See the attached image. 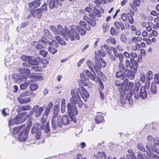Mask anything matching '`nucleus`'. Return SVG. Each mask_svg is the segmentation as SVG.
I'll return each instance as SVG.
<instances>
[{
  "label": "nucleus",
  "instance_id": "338daca9",
  "mask_svg": "<svg viewBox=\"0 0 159 159\" xmlns=\"http://www.w3.org/2000/svg\"><path fill=\"white\" fill-rule=\"evenodd\" d=\"M44 31L45 35L48 37V38H50L51 37L50 32L48 30L45 29L44 30Z\"/></svg>",
  "mask_w": 159,
  "mask_h": 159
},
{
  "label": "nucleus",
  "instance_id": "ddd939ff",
  "mask_svg": "<svg viewBox=\"0 0 159 159\" xmlns=\"http://www.w3.org/2000/svg\"><path fill=\"white\" fill-rule=\"evenodd\" d=\"M43 108L42 107H39L38 105H35L31 109L30 113L31 114L35 113V116L38 117L41 114L43 111Z\"/></svg>",
  "mask_w": 159,
  "mask_h": 159
},
{
  "label": "nucleus",
  "instance_id": "69168bd1",
  "mask_svg": "<svg viewBox=\"0 0 159 159\" xmlns=\"http://www.w3.org/2000/svg\"><path fill=\"white\" fill-rule=\"evenodd\" d=\"M44 131L45 133H48L50 131L49 124L48 122L47 123L44 129Z\"/></svg>",
  "mask_w": 159,
  "mask_h": 159
},
{
  "label": "nucleus",
  "instance_id": "c756f323",
  "mask_svg": "<svg viewBox=\"0 0 159 159\" xmlns=\"http://www.w3.org/2000/svg\"><path fill=\"white\" fill-rule=\"evenodd\" d=\"M27 112H21L18 115H16L15 117V118H16L17 120L24 119H25V120H26V119H25V117L24 118L23 117L27 115Z\"/></svg>",
  "mask_w": 159,
  "mask_h": 159
},
{
  "label": "nucleus",
  "instance_id": "a211bd4d",
  "mask_svg": "<svg viewBox=\"0 0 159 159\" xmlns=\"http://www.w3.org/2000/svg\"><path fill=\"white\" fill-rule=\"evenodd\" d=\"M131 96V94L130 93H127L125 95V93L123 95L121 94L120 98V100L122 104H124L126 102V101L127 100H129V98Z\"/></svg>",
  "mask_w": 159,
  "mask_h": 159
},
{
  "label": "nucleus",
  "instance_id": "2eb2a0df",
  "mask_svg": "<svg viewBox=\"0 0 159 159\" xmlns=\"http://www.w3.org/2000/svg\"><path fill=\"white\" fill-rule=\"evenodd\" d=\"M29 129L24 130L23 129L19 133L18 138L20 141L25 140L27 138L28 135Z\"/></svg>",
  "mask_w": 159,
  "mask_h": 159
},
{
  "label": "nucleus",
  "instance_id": "864d4df0",
  "mask_svg": "<svg viewBox=\"0 0 159 159\" xmlns=\"http://www.w3.org/2000/svg\"><path fill=\"white\" fill-rule=\"evenodd\" d=\"M98 54L100 55L102 57H105L106 54V52L102 49L98 50Z\"/></svg>",
  "mask_w": 159,
  "mask_h": 159
},
{
  "label": "nucleus",
  "instance_id": "39448f33",
  "mask_svg": "<svg viewBox=\"0 0 159 159\" xmlns=\"http://www.w3.org/2000/svg\"><path fill=\"white\" fill-rule=\"evenodd\" d=\"M80 26L77 25L75 27L72 26L74 29V31L76 32V31L81 35H84L86 32V31L84 29H85L86 30H89L90 29V27L88 25H87L86 23L83 21H81L79 22Z\"/></svg>",
  "mask_w": 159,
  "mask_h": 159
},
{
  "label": "nucleus",
  "instance_id": "5701e85b",
  "mask_svg": "<svg viewBox=\"0 0 159 159\" xmlns=\"http://www.w3.org/2000/svg\"><path fill=\"white\" fill-rule=\"evenodd\" d=\"M49 41H48L47 38L45 36H43L41 39L38 41V43H40L42 44L44 47H47V45L49 44Z\"/></svg>",
  "mask_w": 159,
  "mask_h": 159
},
{
  "label": "nucleus",
  "instance_id": "aec40b11",
  "mask_svg": "<svg viewBox=\"0 0 159 159\" xmlns=\"http://www.w3.org/2000/svg\"><path fill=\"white\" fill-rule=\"evenodd\" d=\"M47 2L48 3L51 9L57 8L58 7V0H48Z\"/></svg>",
  "mask_w": 159,
  "mask_h": 159
},
{
  "label": "nucleus",
  "instance_id": "f3484780",
  "mask_svg": "<svg viewBox=\"0 0 159 159\" xmlns=\"http://www.w3.org/2000/svg\"><path fill=\"white\" fill-rule=\"evenodd\" d=\"M95 64H94L92 67V69H90L91 71H92L94 74L95 73L94 71H95V72H98L101 69V66L99 64L98 62V59L96 56H95Z\"/></svg>",
  "mask_w": 159,
  "mask_h": 159
},
{
  "label": "nucleus",
  "instance_id": "72a5a7b5",
  "mask_svg": "<svg viewBox=\"0 0 159 159\" xmlns=\"http://www.w3.org/2000/svg\"><path fill=\"white\" fill-rule=\"evenodd\" d=\"M85 73L87 75L88 77L90 78L91 80H95V75H94V74H92L88 70H87L85 71Z\"/></svg>",
  "mask_w": 159,
  "mask_h": 159
},
{
  "label": "nucleus",
  "instance_id": "de8ad7c7",
  "mask_svg": "<svg viewBox=\"0 0 159 159\" xmlns=\"http://www.w3.org/2000/svg\"><path fill=\"white\" fill-rule=\"evenodd\" d=\"M154 80L155 83L159 84V71L158 73L155 74L154 75Z\"/></svg>",
  "mask_w": 159,
  "mask_h": 159
},
{
  "label": "nucleus",
  "instance_id": "0e129e2a",
  "mask_svg": "<svg viewBox=\"0 0 159 159\" xmlns=\"http://www.w3.org/2000/svg\"><path fill=\"white\" fill-rule=\"evenodd\" d=\"M30 89L32 90H36L38 88V86L36 84L31 85L30 87Z\"/></svg>",
  "mask_w": 159,
  "mask_h": 159
},
{
  "label": "nucleus",
  "instance_id": "f8f14e48",
  "mask_svg": "<svg viewBox=\"0 0 159 159\" xmlns=\"http://www.w3.org/2000/svg\"><path fill=\"white\" fill-rule=\"evenodd\" d=\"M39 124L37 123H34L31 130L32 134H35V138L38 139H40L41 134V129L39 128Z\"/></svg>",
  "mask_w": 159,
  "mask_h": 159
},
{
  "label": "nucleus",
  "instance_id": "bb28decb",
  "mask_svg": "<svg viewBox=\"0 0 159 159\" xmlns=\"http://www.w3.org/2000/svg\"><path fill=\"white\" fill-rule=\"evenodd\" d=\"M118 56L119 57H118L120 61V62L118 66V69H119L120 70H122L123 69H124V66L123 62V58L121 54H120Z\"/></svg>",
  "mask_w": 159,
  "mask_h": 159
},
{
  "label": "nucleus",
  "instance_id": "b1692460",
  "mask_svg": "<svg viewBox=\"0 0 159 159\" xmlns=\"http://www.w3.org/2000/svg\"><path fill=\"white\" fill-rule=\"evenodd\" d=\"M61 123L62 126L63 124L64 125H68L69 123L70 117H68L67 115H63L61 117Z\"/></svg>",
  "mask_w": 159,
  "mask_h": 159
},
{
  "label": "nucleus",
  "instance_id": "4d7b16f0",
  "mask_svg": "<svg viewBox=\"0 0 159 159\" xmlns=\"http://www.w3.org/2000/svg\"><path fill=\"white\" fill-rule=\"evenodd\" d=\"M35 48H36L38 49H42L43 48H46V47H44V46L42 44L39 43L36 44V45Z\"/></svg>",
  "mask_w": 159,
  "mask_h": 159
},
{
  "label": "nucleus",
  "instance_id": "c85d7f7f",
  "mask_svg": "<svg viewBox=\"0 0 159 159\" xmlns=\"http://www.w3.org/2000/svg\"><path fill=\"white\" fill-rule=\"evenodd\" d=\"M66 100L63 98L61 100V111L62 113H65L66 111Z\"/></svg>",
  "mask_w": 159,
  "mask_h": 159
},
{
  "label": "nucleus",
  "instance_id": "13d9d810",
  "mask_svg": "<svg viewBox=\"0 0 159 159\" xmlns=\"http://www.w3.org/2000/svg\"><path fill=\"white\" fill-rule=\"evenodd\" d=\"M86 63L89 66V69L90 70V69H92V67L94 63L91 61L88 60L87 61Z\"/></svg>",
  "mask_w": 159,
  "mask_h": 159
},
{
  "label": "nucleus",
  "instance_id": "680f3d73",
  "mask_svg": "<svg viewBox=\"0 0 159 159\" xmlns=\"http://www.w3.org/2000/svg\"><path fill=\"white\" fill-rule=\"evenodd\" d=\"M153 74L151 70H149L148 73V80H150L152 78Z\"/></svg>",
  "mask_w": 159,
  "mask_h": 159
},
{
  "label": "nucleus",
  "instance_id": "473e14b6",
  "mask_svg": "<svg viewBox=\"0 0 159 159\" xmlns=\"http://www.w3.org/2000/svg\"><path fill=\"white\" fill-rule=\"evenodd\" d=\"M103 47L106 49V51L108 54L111 53L112 52V49L114 48L113 47H109L106 44H104L103 45Z\"/></svg>",
  "mask_w": 159,
  "mask_h": 159
},
{
  "label": "nucleus",
  "instance_id": "0eeeda50",
  "mask_svg": "<svg viewBox=\"0 0 159 159\" xmlns=\"http://www.w3.org/2000/svg\"><path fill=\"white\" fill-rule=\"evenodd\" d=\"M139 58L136 59H130V61L126 59L125 63V67L128 70L129 67L133 70H137L138 66Z\"/></svg>",
  "mask_w": 159,
  "mask_h": 159
},
{
  "label": "nucleus",
  "instance_id": "79ce46f5",
  "mask_svg": "<svg viewBox=\"0 0 159 159\" xmlns=\"http://www.w3.org/2000/svg\"><path fill=\"white\" fill-rule=\"evenodd\" d=\"M29 85V84L27 82H25L21 84L20 85V89L22 90L25 89Z\"/></svg>",
  "mask_w": 159,
  "mask_h": 159
},
{
  "label": "nucleus",
  "instance_id": "7ed1b4c3",
  "mask_svg": "<svg viewBox=\"0 0 159 159\" xmlns=\"http://www.w3.org/2000/svg\"><path fill=\"white\" fill-rule=\"evenodd\" d=\"M133 94L135 98L138 99L140 97L144 99L147 97V93L144 87H142L140 84L137 83L135 85V87L133 90Z\"/></svg>",
  "mask_w": 159,
  "mask_h": 159
},
{
  "label": "nucleus",
  "instance_id": "3c124183",
  "mask_svg": "<svg viewBox=\"0 0 159 159\" xmlns=\"http://www.w3.org/2000/svg\"><path fill=\"white\" fill-rule=\"evenodd\" d=\"M88 23L93 27H94L96 25V22L91 19H90L88 21Z\"/></svg>",
  "mask_w": 159,
  "mask_h": 159
},
{
  "label": "nucleus",
  "instance_id": "37998d69",
  "mask_svg": "<svg viewBox=\"0 0 159 159\" xmlns=\"http://www.w3.org/2000/svg\"><path fill=\"white\" fill-rule=\"evenodd\" d=\"M99 65L102 67H105L106 65V63L105 61L102 58H100L99 60Z\"/></svg>",
  "mask_w": 159,
  "mask_h": 159
},
{
  "label": "nucleus",
  "instance_id": "f03ea898",
  "mask_svg": "<svg viewBox=\"0 0 159 159\" xmlns=\"http://www.w3.org/2000/svg\"><path fill=\"white\" fill-rule=\"evenodd\" d=\"M66 26H65L64 28L60 25H58L57 26L58 30L60 32V34L61 33L63 35H66L71 41L75 40V38L77 40H79L80 39L79 35L78 34L74 31L75 29L72 26H70L71 31L70 32H68Z\"/></svg>",
  "mask_w": 159,
  "mask_h": 159
},
{
  "label": "nucleus",
  "instance_id": "f704fd0d",
  "mask_svg": "<svg viewBox=\"0 0 159 159\" xmlns=\"http://www.w3.org/2000/svg\"><path fill=\"white\" fill-rule=\"evenodd\" d=\"M23 129V127L22 126H19L15 128L13 130V134H16L20 132Z\"/></svg>",
  "mask_w": 159,
  "mask_h": 159
},
{
  "label": "nucleus",
  "instance_id": "423d86ee",
  "mask_svg": "<svg viewBox=\"0 0 159 159\" xmlns=\"http://www.w3.org/2000/svg\"><path fill=\"white\" fill-rule=\"evenodd\" d=\"M71 97L70 98V101L71 103L76 104L77 103V102L80 99L81 97L84 98L82 94L79 90H71Z\"/></svg>",
  "mask_w": 159,
  "mask_h": 159
},
{
  "label": "nucleus",
  "instance_id": "a18cd8bd",
  "mask_svg": "<svg viewBox=\"0 0 159 159\" xmlns=\"http://www.w3.org/2000/svg\"><path fill=\"white\" fill-rule=\"evenodd\" d=\"M80 75L81 78V80L82 81L83 84H84V85L86 86L87 85V83L86 81L88 80V78H85L84 77V75L82 74H80Z\"/></svg>",
  "mask_w": 159,
  "mask_h": 159
},
{
  "label": "nucleus",
  "instance_id": "20e7f679",
  "mask_svg": "<svg viewBox=\"0 0 159 159\" xmlns=\"http://www.w3.org/2000/svg\"><path fill=\"white\" fill-rule=\"evenodd\" d=\"M19 71L21 74L17 75L14 78V80L16 81V82L20 83L26 80L28 75L30 73V70L28 69L20 68Z\"/></svg>",
  "mask_w": 159,
  "mask_h": 159
},
{
  "label": "nucleus",
  "instance_id": "e2e57ef3",
  "mask_svg": "<svg viewBox=\"0 0 159 159\" xmlns=\"http://www.w3.org/2000/svg\"><path fill=\"white\" fill-rule=\"evenodd\" d=\"M46 120H45L44 121V119L42 118L41 119V123L40 124V129H43L44 127V125H45V122H46Z\"/></svg>",
  "mask_w": 159,
  "mask_h": 159
},
{
  "label": "nucleus",
  "instance_id": "09e8293b",
  "mask_svg": "<svg viewBox=\"0 0 159 159\" xmlns=\"http://www.w3.org/2000/svg\"><path fill=\"white\" fill-rule=\"evenodd\" d=\"M50 46H53L55 47H58V43L55 40H52V41L50 42L49 43V44Z\"/></svg>",
  "mask_w": 159,
  "mask_h": 159
},
{
  "label": "nucleus",
  "instance_id": "4c0bfd02",
  "mask_svg": "<svg viewBox=\"0 0 159 159\" xmlns=\"http://www.w3.org/2000/svg\"><path fill=\"white\" fill-rule=\"evenodd\" d=\"M50 28L51 30L53 32L54 34L57 35L60 34V32L53 25L50 26Z\"/></svg>",
  "mask_w": 159,
  "mask_h": 159
},
{
  "label": "nucleus",
  "instance_id": "9d476101",
  "mask_svg": "<svg viewBox=\"0 0 159 159\" xmlns=\"http://www.w3.org/2000/svg\"><path fill=\"white\" fill-rule=\"evenodd\" d=\"M147 139V142L146 143V147L147 149L146 150V153L148 151H153L154 148L153 144L154 141L153 138L151 136L149 135L148 136Z\"/></svg>",
  "mask_w": 159,
  "mask_h": 159
},
{
  "label": "nucleus",
  "instance_id": "6e6d98bb",
  "mask_svg": "<svg viewBox=\"0 0 159 159\" xmlns=\"http://www.w3.org/2000/svg\"><path fill=\"white\" fill-rule=\"evenodd\" d=\"M137 146L140 150L143 152H145V150L144 148V147L142 144H139L137 145Z\"/></svg>",
  "mask_w": 159,
  "mask_h": 159
},
{
  "label": "nucleus",
  "instance_id": "ea45409f",
  "mask_svg": "<svg viewBox=\"0 0 159 159\" xmlns=\"http://www.w3.org/2000/svg\"><path fill=\"white\" fill-rule=\"evenodd\" d=\"M50 110L46 108L45 112L43 114L42 118L44 119V121L47 118V116L50 111Z\"/></svg>",
  "mask_w": 159,
  "mask_h": 159
},
{
  "label": "nucleus",
  "instance_id": "1a4fd4ad",
  "mask_svg": "<svg viewBox=\"0 0 159 159\" xmlns=\"http://www.w3.org/2000/svg\"><path fill=\"white\" fill-rule=\"evenodd\" d=\"M75 104L72 103H68L67 105V113L69 116H75L78 113Z\"/></svg>",
  "mask_w": 159,
  "mask_h": 159
},
{
  "label": "nucleus",
  "instance_id": "e433bc0d",
  "mask_svg": "<svg viewBox=\"0 0 159 159\" xmlns=\"http://www.w3.org/2000/svg\"><path fill=\"white\" fill-rule=\"evenodd\" d=\"M104 120V117L101 115H98L95 118V120L97 123H99Z\"/></svg>",
  "mask_w": 159,
  "mask_h": 159
},
{
  "label": "nucleus",
  "instance_id": "49530a36",
  "mask_svg": "<svg viewBox=\"0 0 159 159\" xmlns=\"http://www.w3.org/2000/svg\"><path fill=\"white\" fill-rule=\"evenodd\" d=\"M144 0H133V3L137 7L140 5L141 2H143Z\"/></svg>",
  "mask_w": 159,
  "mask_h": 159
},
{
  "label": "nucleus",
  "instance_id": "8fccbe9b",
  "mask_svg": "<svg viewBox=\"0 0 159 159\" xmlns=\"http://www.w3.org/2000/svg\"><path fill=\"white\" fill-rule=\"evenodd\" d=\"M48 53V52L44 50H42L40 51L39 54L43 57H46Z\"/></svg>",
  "mask_w": 159,
  "mask_h": 159
},
{
  "label": "nucleus",
  "instance_id": "58836bf2",
  "mask_svg": "<svg viewBox=\"0 0 159 159\" xmlns=\"http://www.w3.org/2000/svg\"><path fill=\"white\" fill-rule=\"evenodd\" d=\"M59 105H56L53 108V115H58L59 111Z\"/></svg>",
  "mask_w": 159,
  "mask_h": 159
},
{
  "label": "nucleus",
  "instance_id": "cd10ccee",
  "mask_svg": "<svg viewBox=\"0 0 159 159\" xmlns=\"http://www.w3.org/2000/svg\"><path fill=\"white\" fill-rule=\"evenodd\" d=\"M18 100L20 103L22 104L29 102L31 101V99L30 98H23L20 97L18 98Z\"/></svg>",
  "mask_w": 159,
  "mask_h": 159
},
{
  "label": "nucleus",
  "instance_id": "603ef678",
  "mask_svg": "<svg viewBox=\"0 0 159 159\" xmlns=\"http://www.w3.org/2000/svg\"><path fill=\"white\" fill-rule=\"evenodd\" d=\"M93 9H94V13L96 14L98 17H100L101 16V13L96 8V7H93Z\"/></svg>",
  "mask_w": 159,
  "mask_h": 159
},
{
  "label": "nucleus",
  "instance_id": "7c9ffc66",
  "mask_svg": "<svg viewBox=\"0 0 159 159\" xmlns=\"http://www.w3.org/2000/svg\"><path fill=\"white\" fill-rule=\"evenodd\" d=\"M103 157H104V158L105 159L106 158V155L105 153L103 152H98L97 156H95L96 158V159H102Z\"/></svg>",
  "mask_w": 159,
  "mask_h": 159
},
{
  "label": "nucleus",
  "instance_id": "bf43d9fd",
  "mask_svg": "<svg viewBox=\"0 0 159 159\" xmlns=\"http://www.w3.org/2000/svg\"><path fill=\"white\" fill-rule=\"evenodd\" d=\"M82 90L83 93V94L82 95H84L86 98H88L89 97V94L88 92L84 88H83Z\"/></svg>",
  "mask_w": 159,
  "mask_h": 159
},
{
  "label": "nucleus",
  "instance_id": "6e6552de",
  "mask_svg": "<svg viewBox=\"0 0 159 159\" xmlns=\"http://www.w3.org/2000/svg\"><path fill=\"white\" fill-rule=\"evenodd\" d=\"M61 120V116L53 115L52 120V126L53 128L54 129L56 128L57 126L60 127H62Z\"/></svg>",
  "mask_w": 159,
  "mask_h": 159
},
{
  "label": "nucleus",
  "instance_id": "5fc2aeb1",
  "mask_svg": "<svg viewBox=\"0 0 159 159\" xmlns=\"http://www.w3.org/2000/svg\"><path fill=\"white\" fill-rule=\"evenodd\" d=\"M134 86V84L133 82H128L126 84L127 87H128L129 89L132 90Z\"/></svg>",
  "mask_w": 159,
  "mask_h": 159
},
{
  "label": "nucleus",
  "instance_id": "412c9836",
  "mask_svg": "<svg viewBox=\"0 0 159 159\" xmlns=\"http://www.w3.org/2000/svg\"><path fill=\"white\" fill-rule=\"evenodd\" d=\"M25 121V119H22L17 120L15 117L14 119H10L9 122V125H12L14 124L16 125H18L20 123H21Z\"/></svg>",
  "mask_w": 159,
  "mask_h": 159
},
{
  "label": "nucleus",
  "instance_id": "a19ab883",
  "mask_svg": "<svg viewBox=\"0 0 159 159\" xmlns=\"http://www.w3.org/2000/svg\"><path fill=\"white\" fill-rule=\"evenodd\" d=\"M48 50L49 52L53 54H55L57 51V50L56 49L51 46L49 47Z\"/></svg>",
  "mask_w": 159,
  "mask_h": 159
},
{
  "label": "nucleus",
  "instance_id": "c03bdc74",
  "mask_svg": "<svg viewBox=\"0 0 159 159\" xmlns=\"http://www.w3.org/2000/svg\"><path fill=\"white\" fill-rule=\"evenodd\" d=\"M32 94L31 92L30 91H26L25 92L21 93L20 96V97H22L25 98V97L31 95Z\"/></svg>",
  "mask_w": 159,
  "mask_h": 159
},
{
  "label": "nucleus",
  "instance_id": "f257e3e1",
  "mask_svg": "<svg viewBox=\"0 0 159 159\" xmlns=\"http://www.w3.org/2000/svg\"><path fill=\"white\" fill-rule=\"evenodd\" d=\"M20 58L21 60L25 61L22 64L23 67H31V70L35 71L39 70V68L37 66V61L35 57L23 55L20 57Z\"/></svg>",
  "mask_w": 159,
  "mask_h": 159
},
{
  "label": "nucleus",
  "instance_id": "4be33fe9",
  "mask_svg": "<svg viewBox=\"0 0 159 159\" xmlns=\"http://www.w3.org/2000/svg\"><path fill=\"white\" fill-rule=\"evenodd\" d=\"M127 71V72L126 74V77L127 76L131 80L134 79L135 77V73L137 71V70H128Z\"/></svg>",
  "mask_w": 159,
  "mask_h": 159
},
{
  "label": "nucleus",
  "instance_id": "052dcab7",
  "mask_svg": "<svg viewBox=\"0 0 159 159\" xmlns=\"http://www.w3.org/2000/svg\"><path fill=\"white\" fill-rule=\"evenodd\" d=\"M130 55L131 57L130 59L133 60L135 59H137V55L136 53L133 52H131L130 53Z\"/></svg>",
  "mask_w": 159,
  "mask_h": 159
},
{
  "label": "nucleus",
  "instance_id": "6ab92c4d",
  "mask_svg": "<svg viewBox=\"0 0 159 159\" xmlns=\"http://www.w3.org/2000/svg\"><path fill=\"white\" fill-rule=\"evenodd\" d=\"M114 25L116 27V30L118 31V32H120V30L121 31H124L125 30L123 23L122 21H116L115 22Z\"/></svg>",
  "mask_w": 159,
  "mask_h": 159
},
{
  "label": "nucleus",
  "instance_id": "9b49d317",
  "mask_svg": "<svg viewBox=\"0 0 159 159\" xmlns=\"http://www.w3.org/2000/svg\"><path fill=\"white\" fill-rule=\"evenodd\" d=\"M39 124L37 123H34L31 130L32 134H35V138L38 139H40L41 134V129L39 128Z\"/></svg>",
  "mask_w": 159,
  "mask_h": 159
},
{
  "label": "nucleus",
  "instance_id": "2f4dec72",
  "mask_svg": "<svg viewBox=\"0 0 159 159\" xmlns=\"http://www.w3.org/2000/svg\"><path fill=\"white\" fill-rule=\"evenodd\" d=\"M150 89V91L154 94H155L157 93V89L156 86L155 84H151V87L149 89Z\"/></svg>",
  "mask_w": 159,
  "mask_h": 159
},
{
  "label": "nucleus",
  "instance_id": "4468645a",
  "mask_svg": "<svg viewBox=\"0 0 159 159\" xmlns=\"http://www.w3.org/2000/svg\"><path fill=\"white\" fill-rule=\"evenodd\" d=\"M124 69L120 70L118 69L119 71L116 72V76L117 78H120L122 80H125L126 74L125 72L127 71V70L124 66Z\"/></svg>",
  "mask_w": 159,
  "mask_h": 159
},
{
  "label": "nucleus",
  "instance_id": "dca6fc26",
  "mask_svg": "<svg viewBox=\"0 0 159 159\" xmlns=\"http://www.w3.org/2000/svg\"><path fill=\"white\" fill-rule=\"evenodd\" d=\"M31 13H32L33 17L38 19L40 18L43 13V11L39 8L34 9L32 11H31Z\"/></svg>",
  "mask_w": 159,
  "mask_h": 159
},
{
  "label": "nucleus",
  "instance_id": "a878e982",
  "mask_svg": "<svg viewBox=\"0 0 159 159\" xmlns=\"http://www.w3.org/2000/svg\"><path fill=\"white\" fill-rule=\"evenodd\" d=\"M127 152L128 154L126 155V157L127 159H129L130 157L132 159H136L134 152L131 149H129Z\"/></svg>",
  "mask_w": 159,
  "mask_h": 159
},
{
  "label": "nucleus",
  "instance_id": "c9c22d12",
  "mask_svg": "<svg viewBox=\"0 0 159 159\" xmlns=\"http://www.w3.org/2000/svg\"><path fill=\"white\" fill-rule=\"evenodd\" d=\"M153 152V151L147 152V154L150 157L159 159V156L156 154H152Z\"/></svg>",
  "mask_w": 159,
  "mask_h": 159
},
{
  "label": "nucleus",
  "instance_id": "774afa93",
  "mask_svg": "<svg viewBox=\"0 0 159 159\" xmlns=\"http://www.w3.org/2000/svg\"><path fill=\"white\" fill-rule=\"evenodd\" d=\"M121 17L124 21H126L127 20V15L125 13H124L122 14L121 15Z\"/></svg>",
  "mask_w": 159,
  "mask_h": 159
},
{
  "label": "nucleus",
  "instance_id": "393cba45",
  "mask_svg": "<svg viewBox=\"0 0 159 159\" xmlns=\"http://www.w3.org/2000/svg\"><path fill=\"white\" fill-rule=\"evenodd\" d=\"M31 107L29 105H26L24 106H20L18 107V109H16L18 112H19L21 111H28L30 110Z\"/></svg>",
  "mask_w": 159,
  "mask_h": 159
}]
</instances>
